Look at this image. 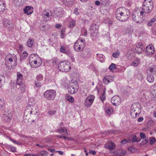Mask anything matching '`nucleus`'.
Listing matches in <instances>:
<instances>
[{
	"mask_svg": "<svg viewBox=\"0 0 156 156\" xmlns=\"http://www.w3.org/2000/svg\"><path fill=\"white\" fill-rule=\"evenodd\" d=\"M5 103L3 99L0 98V111L2 110V108L4 106Z\"/></svg>",
	"mask_w": 156,
	"mask_h": 156,
	"instance_id": "38",
	"label": "nucleus"
},
{
	"mask_svg": "<svg viewBox=\"0 0 156 156\" xmlns=\"http://www.w3.org/2000/svg\"><path fill=\"white\" fill-rule=\"evenodd\" d=\"M152 95L154 97L156 98V90H154L153 91L151 92Z\"/></svg>",
	"mask_w": 156,
	"mask_h": 156,
	"instance_id": "57",
	"label": "nucleus"
},
{
	"mask_svg": "<svg viewBox=\"0 0 156 156\" xmlns=\"http://www.w3.org/2000/svg\"><path fill=\"white\" fill-rule=\"evenodd\" d=\"M44 97L48 100H53L56 96V93L55 90H47L43 94Z\"/></svg>",
	"mask_w": 156,
	"mask_h": 156,
	"instance_id": "6",
	"label": "nucleus"
},
{
	"mask_svg": "<svg viewBox=\"0 0 156 156\" xmlns=\"http://www.w3.org/2000/svg\"><path fill=\"white\" fill-rule=\"evenodd\" d=\"M31 9H33V8L31 6H26L25 8L23 9V11L24 13H27V15H29L31 14L33 12V11H32V12H30L29 13V11H30Z\"/></svg>",
	"mask_w": 156,
	"mask_h": 156,
	"instance_id": "20",
	"label": "nucleus"
},
{
	"mask_svg": "<svg viewBox=\"0 0 156 156\" xmlns=\"http://www.w3.org/2000/svg\"><path fill=\"white\" fill-rule=\"evenodd\" d=\"M66 99L67 100L71 103L73 102L74 101L73 98L71 96H69L67 97Z\"/></svg>",
	"mask_w": 156,
	"mask_h": 156,
	"instance_id": "39",
	"label": "nucleus"
},
{
	"mask_svg": "<svg viewBox=\"0 0 156 156\" xmlns=\"http://www.w3.org/2000/svg\"><path fill=\"white\" fill-rule=\"evenodd\" d=\"M91 54V50L89 48H86L81 52L80 56L83 58H89Z\"/></svg>",
	"mask_w": 156,
	"mask_h": 156,
	"instance_id": "12",
	"label": "nucleus"
},
{
	"mask_svg": "<svg viewBox=\"0 0 156 156\" xmlns=\"http://www.w3.org/2000/svg\"><path fill=\"white\" fill-rule=\"evenodd\" d=\"M44 16L46 17H48L49 16H52V13L51 10H49V12H48L45 14H44Z\"/></svg>",
	"mask_w": 156,
	"mask_h": 156,
	"instance_id": "47",
	"label": "nucleus"
},
{
	"mask_svg": "<svg viewBox=\"0 0 156 156\" xmlns=\"http://www.w3.org/2000/svg\"><path fill=\"white\" fill-rule=\"evenodd\" d=\"M35 85L37 87H40L41 86V81L35 80Z\"/></svg>",
	"mask_w": 156,
	"mask_h": 156,
	"instance_id": "37",
	"label": "nucleus"
},
{
	"mask_svg": "<svg viewBox=\"0 0 156 156\" xmlns=\"http://www.w3.org/2000/svg\"><path fill=\"white\" fill-rule=\"evenodd\" d=\"M139 10H134L132 13V16L133 20L137 23L141 24L143 22V20L139 16Z\"/></svg>",
	"mask_w": 156,
	"mask_h": 156,
	"instance_id": "8",
	"label": "nucleus"
},
{
	"mask_svg": "<svg viewBox=\"0 0 156 156\" xmlns=\"http://www.w3.org/2000/svg\"><path fill=\"white\" fill-rule=\"evenodd\" d=\"M34 42L33 40L31 38H29L27 43V45L29 47L31 48Z\"/></svg>",
	"mask_w": 156,
	"mask_h": 156,
	"instance_id": "27",
	"label": "nucleus"
},
{
	"mask_svg": "<svg viewBox=\"0 0 156 156\" xmlns=\"http://www.w3.org/2000/svg\"><path fill=\"white\" fill-rule=\"evenodd\" d=\"M144 120V118L142 117H140L138 119V122H142Z\"/></svg>",
	"mask_w": 156,
	"mask_h": 156,
	"instance_id": "62",
	"label": "nucleus"
},
{
	"mask_svg": "<svg viewBox=\"0 0 156 156\" xmlns=\"http://www.w3.org/2000/svg\"><path fill=\"white\" fill-rule=\"evenodd\" d=\"M142 43L141 42H139L136 45V48H139L140 47H142L143 46H142Z\"/></svg>",
	"mask_w": 156,
	"mask_h": 156,
	"instance_id": "54",
	"label": "nucleus"
},
{
	"mask_svg": "<svg viewBox=\"0 0 156 156\" xmlns=\"http://www.w3.org/2000/svg\"><path fill=\"white\" fill-rule=\"evenodd\" d=\"M156 20V19L155 18H152L151 20L148 23L147 25L148 27H150L152 25V24Z\"/></svg>",
	"mask_w": 156,
	"mask_h": 156,
	"instance_id": "41",
	"label": "nucleus"
},
{
	"mask_svg": "<svg viewBox=\"0 0 156 156\" xmlns=\"http://www.w3.org/2000/svg\"><path fill=\"white\" fill-rule=\"evenodd\" d=\"M153 2L151 0H145L144 1L142 5V9L144 12H147L148 11L146 9L148 8V10H152L153 8Z\"/></svg>",
	"mask_w": 156,
	"mask_h": 156,
	"instance_id": "7",
	"label": "nucleus"
},
{
	"mask_svg": "<svg viewBox=\"0 0 156 156\" xmlns=\"http://www.w3.org/2000/svg\"><path fill=\"white\" fill-rule=\"evenodd\" d=\"M127 142V141L126 139H124L121 141V143L122 144H126Z\"/></svg>",
	"mask_w": 156,
	"mask_h": 156,
	"instance_id": "61",
	"label": "nucleus"
},
{
	"mask_svg": "<svg viewBox=\"0 0 156 156\" xmlns=\"http://www.w3.org/2000/svg\"><path fill=\"white\" fill-rule=\"evenodd\" d=\"M155 139L154 137L152 138L150 140V144L152 145L155 143Z\"/></svg>",
	"mask_w": 156,
	"mask_h": 156,
	"instance_id": "48",
	"label": "nucleus"
},
{
	"mask_svg": "<svg viewBox=\"0 0 156 156\" xmlns=\"http://www.w3.org/2000/svg\"><path fill=\"white\" fill-rule=\"evenodd\" d=\"M119 53L117 52H115L113 53L112 54V56L115 58H117L119 56Z\"/></svg>",
	"mask_w": 156,
	"mask_h": 156,
	"instance_id": "45",
	"label": "nucleus"
},
{
	"mask_svg": "<svg viewBox=\"0 0 156 156\" xmlns=\"http://www.w3.org/2000/svg\"><path fill=\"white\" fill-rule=\"evenodd\" d=\"M65 54H66L69 57L72 55V54H71L70 52L68 50H67L66 52L65 53Z\"/></svg>",
	"mask_w": 156,
	"mask_h": 156,
	"instance_id": "55",
	"label": "nucleus"
},
{
	"mask_svg": "<svg viewBox=\"0 0 156 156\" xmlns=\"http://www.w3.org/2000/svg\"><path fill=\"white\" fill-rule=\"evenodd\" d=\"M48 154V152L45 151H41L39 154V155L42 156H47Z\"/></svg>",
	"mask_w": 156,
	"mask_h": 156,
	"instance_id": "42",
	"label": "nucleus"
},
{
	"mask_svg": "<svg viewBox=\"0 0 156 156\" xmlns=\"http://www.w3.org/2000/svg\"><path fill=\"white\" fill-rule=\"evenodd\" d=\"M85 105L87 107H89L91 105V104L86 100L85 101Z\"/></svg>",
	"mask_w": 156,
	"mask_h": 156,
	"instance_id": "50",
	"label": "nucleus"
},
{
	"mask_svg": "<svg viewBox=\"0 0 156 156\" xmlns=\"http://www.w3.org/2000/svg\"><path fill=\"white\" fill-rule=\"evenodd\" d=\"M85 40L82 38H80L75 43L73 48L75 51L79 52L82 51L85 46Z\"/></svg>",
	"mask_w": 156,
	"mask_h": 156,
	"instance_id": "4",
	"label": "nucleus"
},
{
	"mask_svg": "<svg viewBox=\"0 0 156 156\" xmlns=\"http://www.w3.org/2000/svg\"><path fill=\"white\" fill-rule=\"evenodd\" d=\"M5 8V4L3 1L0 0V12H3Z\"/></svg>",
	"mask_w": 156,
	"mask_h": 156,
	"instance_id": "26",
	"label": "nucleus"
},
{
	"mask_svg": "<svg viewBox=\"0 0 156 156\" xmlns=\"http://www.w3.org/2000/svg\"><path fill=\"white\" fill-rule=\"evenodd\" d=\"M154 48L152 45H149L146 47L145 50V52L147 55H152L154 53Z\"/></svg>",
	"mask_w": 156,
	"mask_h": 156,
	"instance_id": "14",
	"label": "nucleus"
},
{
	"mask_svg": "<svg viewBox=\"0 0 156 156\" xmlns=\"http://www.w3.org/2000/svg\"><path fill=\"white\" fill-rule=\"evenodd\" d=\"M12 115L10 112L5 111L4 112L3 118L4 121L8 122L12 119Z\"/></svg>",
	"mask_w": 156,
	"mask_h": 156,
	"instance_id": "10",
	"label": "nucleus"
},
{
	"mask_svg": "<svg viewBox=\"0 0 156 156\" xmlns=\"http://www.w3.org/2000/svg\"><path fill=\"white\" fill-rule=\"evenodd\" d=\"M83 34L84 36H86L87 35V31L85 29L83 30Z\"/></svg>",
	"mask_w": 156,
	"mask_h": 156,
	"instance_id": "63",
	"label": "nucleus"
},
{
	"mask_svg": "<svg viewBox=\"0 0 156 156\" xmlns=\"http://www.w3.org/2000/svg\"><path fill=\"white\" fill-rule=\"evenodd\" d=\"M43 79V76L41 74H39L37 75L36 77V80L41 81Z\"/></svg>",
	"mask_w": 156,
	"mask_h": 156,
	"instance_id": "36",
	"label": "nucleus"
},
{
	"mask_svg": "<svg viewBox=\"0 0 156 156\" xmlns=\"http://www.w3.org/2000/svg\"><path fill=\"white\" fill-rule=\"evenodd\" d=\"M22 75L20 73V72H18L17 73L16 83L18 85H20L21 84V83L22 82Z\"/></svg>",
	"mask_w": 156,
	"mask_h": 156,
	"instance_id": "19",
	"label": "nucleus"
},
{
	"mask_svg": "<svg viewBox=\"0 0 156 156\" xmlns=\"http://www.w3.org/2000/svg\"><path fill=\"white\" fill-rule=\"evenodd\" d=\"M101 100L102 101H104L105 99V96L104 94H102L100 95Z\"/></svg>",
	"mask_w": 156,
	"mask_h": 156,
	"instance_id": "49",
	"label": "nucleus"
},
{
	"mask_svg": "<svg viewBox=\"0 0 156 156\" xmlns=\"http://www.w3.org/2000/svg\"><path fill=\"white\" fill-rule=\"evenodd\" d=\"M140 60L139 59L137 58L131 63V65L134 66H137L140 63Z\"/></svg>",
	"mask_w": 156,
	"mask_h": 156,
	"instance_id": "25",
	"label": "nucleus"
},
{
	"mask_svg": "<svg viewBox=\"0 0 156 156\" xmlns=\"http://www.w3.org/2000/svg\"><path fill=\"white\" fill-rule=\"evenodd\" d=\"M128 150L133 153L135 151V149L133 147L129 148Z\"/></svg>",
	"mask_w": 156,
	"mask_h": 156,
	"instance_id": "51",
	"label": "nucleus"
},
{
	"mask_svg": "<svg viewBox=\"0 0 156 156\" xmlns=\"http://www.w3.org/2000/svg\"><path fill=\"white\" fill-rule=\"evenodd\" d=\"M122 153H120V154L119 155V156H121L122 155H123L125 154V153L126 152V151H125L124 150H122Z\"/></svg>",
	"mask_w": 156,
	"mask_h": 156,
	"instance_id": "64",
	"label": "nucleus"
},
{
	"mask_svg": "<svg viewBox=\"0 0 156 156\" xmlns=\"http://www.w3.org/2000/svg\"><path fill=\"white\" fill-rule=\"evenodd\" d=\"M31 102H29L24 112V118L28 120L30 117L36 119L38 117V113L36 107Z\"/></svg>",
	"mask_w": 156,
	"mask_h": 156,
	"instance_id": "1",
	"label": "nucleus"
},
{
	"mask_svg": "<svg viewBox=\"0 0 156 156\" xmlns=\"http://www.w3.org/2000/svg\"><path fill=\"white\" fill-rule=\"evenodd\" d=\"M50 26L48 24L41 26L40 29L42 31H46L48 30L50 28Z\"/></svg>",
	"mask_w": 156,
	"mask_h": 156,
	"instance_id": "22",
	"label": "nucleus"
},
{
	"mask_svg": "<svg viewBox=\"0 0 156 156\" xmlns=\"http://www.w3.org/2000/svg\"><path fill=\"white\" fill-rule=\"evenodd\" d=\"M4 26L9 30H11L13 27V24L11 20H6L4 22Z\"/></svg>",
	"mask_w": 156,
	"mask_h": 156,
	"instance_id": "15",
	"label": "nucleus"
},
{
	"mask_svg": "<svg viewBox=\"0 0 156 156\" xmlns=\"http://www.w3.org/2000/svg\"><path fill=\"white\" fill-rule=\"evenodd\" d=\"M5 82V78L4 76L0 75V88L2 87Z\"/></svg>",
	"mask_w": 156,
	"mask_h": 156,
	"instance_id": "29",
	"label": "nucleus"
},
{
	"mask_svg": "<svg viewBox=\"0 0 156 156\" xmlns=\"http://www.w3.org/2000/svg\"><path fill=\"white\" fill-rule=\"evenodd\" d=\"M121 99L120 98L119 96H115L112 98L111 102L114 105L118 106L121 103Z\"/></svg>",
	"mask_w": 156,
	"mask_h": 156,
	"instance_id": "11",
	"label": "nucleus"
},
{
	"mask_svg": "<svg viewBox=\"0 0 156 156\" xmlns=\"http://www.w3.org/2000/svg\"><path fill=\"white\" fill-rule=\"evenodd\" d=\"M110 76H106L103 79V83L106 84H107L108 83L113 81L112 79L110 80L109 78Z\"/></svg>",
	"mask_w": 156,
	"mask_h": 156,
	"instance_id": "24",
	"label": "nucleus"
},
{
	"mask_svg": "<svg viewBox=\"0 0 156 156\" xmlns=\"http://www.w3.org/2000/svg\"><path fill=\"white\" fill-rule=\"evenodd\" d=\"M58 132L63 135L66 136L68 135L67 129L61 127L57 130Z\"/></svg>",
	"mask_w": 156,
	"mask_h": 156,
	"instance_id": "18",
	"label": "nucleus"
},
{
	"mask_svg": "<svg viewBox=\"0 0 156 156\" xmlns=\"http://www.w3.org/2000/svg\"><path fill=\"white\" fill-rule=\"evenodd\" d=\"M67 50L64 46H62L60 47V51L61 52L65 53Z\"/></svg>",
	"mask_w": 156,
	"mask_h": 156,
	"instance_id": "43",
	"label": "nucleus"
},
{
	"mask_svg": "<svg viewBox=\"0 0 156 156\" xmlns=\"http://www.w3.org/2000/svg\"><path fill=\"white\" fill-rule=\"evenodd\" d=\"M141 139L140 138L138 139L136 137V135L134 136L132 138L131 141L132 143H135V142H138L140 141Z\"/></svg>",
	"mask_w": 156,
	"mask_h": 156,
	"instance_id": "30",
	"label": "nucleus"
},
{
	"mask_svg": "<svg viewBox=\"0 0 156 156\" xmlns=\"http://www.w3.org/2000/svg\"><path fill=\"white\" fill-rule=\"evenodd\" d=\"M62 1L65 4H68L69 5L73 4L74 1V0H62Z\"/></svg>",
	"mask_w": 156,
	"mask_h": 156,
	"instance_id": "31",
	"label": "nucleus"
},
{
	"mask_svg": "<svg viewBox=\"0 0 156 156\" xmlns=\"http://www.w3.org/2000/svg\"><path fill=\"white\" fill-rule=\"evenodd\" d=\"M106 113L108 115H110L113 112V109L112 108H106Z\"/></svg>",
	"mask_w": 156,
	"mask_h": 156,
	"instance_id": "34",
	"label": "nucleus"
},
{
	"mask_svg": "<svg viewBox=\"0 0 156 156\" xmlns=\"http://www.w3.org/2000/svg\"><path fill=\"white\" fill-rule=\"evenodd\" d=\"M98 26L96 24H93L91 26L90 29L91 33L93 36H96L98 33Z\"/></svg>",
	"mask_w": 156,
	"mask_h": 156,
	"instance_id": "13",
	"label": "nucleus"
},
{
	"mask_svg": "<svg viewBox=\"0 0 156 156\" xmlns=\"http://www.w3.org/2000/svg\"><path fill=\"white\" fill-rule=\"evenodd\" d=\"M140 137L141 139H144L146 137V136L144 133L143 132H140Z\"/></svg>",
	"mask_w": 156,
	"mask_h": 156,
	"instance_id": "52",
	"label": "nucleus"
},
{
	"mask_svg": "<svg viewBox=\"0 0 156 156\" xmlns=\"http://www.w3.org/2000/svg\"><path fill=\"white\" fill-rule=\"evenodd\" d=\"M78 9L77 8H75L74 10V13L76 15H78L79 14V12Z\"/></svg>",
	"mask_w": 156,
	"mask_h": 156,
	"instance_id": "56",
	"label": "nucleus"
},
{
	"mask_svg": "<svg viewBox=\"0 0 156 156\" xmlns=\"http://www.w3.org/2000/svg\"><path fill=\"white\" fill-rule=\"evenodd\" d=\"M154 77L153 75L148 74L147 77V80L148 82L151 83H152L154 81Z\"/></svg>",
	"mask_w": 156,
	"mask_h": 156,
	"instance_id": "23",
	"label": "nucleus"
},
{
	"mask_svg": "<svg viewBox=\"0 0 156 156\" xmlns=\"http://www.w3.org/2000/svg\"><path fill=\"white\" fill-rule=\"evenodd\" d=\"M22 0H13V3L17 6H19L23 5V3Z\"/></svg>",
	"mask_w": 156,
	"mask_h": 156,
	"instance_id": "28",
	"label": "nucleus"
},
{
	"mask_svg": "<svg viewBox=\"0 0 156 156\" xmlns=\"http://www.w3.org/2000/svg\"><path fill=\"white\" fill-rule=\"evenodd\" d=\"M140 113V108L137 107L136 104H134L131 106L130 113L133 118L136 117L138 114H139Z\"/></svg>",
	"mask_w": 156,
	"mask_h": 156,
	"instance_id": "9",
	"label": "nucleus"
},
{
	"mask_svg": "<svg viewBox=\"0 0 156 156\" xmlns=\"http://www.w3.org/2000/svg\"><path fill=\"white\" fill-rule=\"evenodd\" d=\"M67 90L71 94H73L77 91V90L76 89H75L74 87L73 86H68Z\"/></svg>",
	"mask_w": 156,
	"mask_h": 156,
	"instance_id": "21",
	"label": "nucleus"
},
{
	"mask_svg": "<svg viewBox=\"0 0 156 156\" xmlns=\"http://www.w3.org/2000/svg\"><path fill=\"white\" fill-rule=\"evenodd\" d=\"M71 69L70 64L69 62H61L58 64V69L60 71L68 72Z\"/></svg>",
	"mask_w": 156,
	"mask_h": 156,
	"instance_id": "5",
	"label": "nucleus"
},
{
	"mask_svg": "<svg viewBox=\"0 0 156 156\" xmlns=\"http://www.w3.org/2000/svg\"><path fill=\"white\" fill-rule=\"evenodd\" d=\"M131 55V54L130 53V52L129 51H128L126 53V57L129 60V59H131V58L130 57V56Z\"/></svg>",
	"mask_w": 156,
	"mask_h": 156,
	"instance_id": "46",
	"label": "nucleus"
},
{
	"mask_svg": "<svg viewBox=\"0 0 156 156\" xmlns=\"http://www.w3.org/2000/svg\"><path fill=\"white\" fill-rule=\"evenodd\" d=\"M29 62L31 66L36 68L40 66L42 61L40 57L35 54H32L29 57Z\"/></svg>",
	"mask_w": 156,
	"mask_h": 156,
	"instance_id": "3",
	"label": "nucleus"
},
{
	"mask_svg": "<svg viewBox=\"0 0 156 156\" xmlns=\"http://www.w3.org/2000/svg\"><path fill=\"white\" fill-rule=\"evenodd\" d=\"M115 15L117 19L121 21L124 22L129 19L130 12L127 9L121 7L116 10Z\"/></svg>",
	"mask_w": 156,
	"mask_h": 156,
	"instance_id": "2",
	"label": "nucleus"
},
{
	"mask_svg": "<svg viewBox=\"0 0 156 156\" xmlns=\"http://www.w3.org/2000/svg\"><path fill=\"white\" fill-rule=\"evenodd\" d=\"M116 68V65L114 63H112L109 66V69L110 70L113 71Z\"/></svg>",
	"mask_w": 156,
	"mask_h": 156,
	"instance_id": "33",
	"label": "nucleus"
},
{
	"mask_svg": "<svg viewBox=\"0 0 156 156\" xmlns=\"http://www.w3.org/2000/svg\"><path fill=\"white\" fill-rule=\"evenodd\" d=\"M102 2V4L104 5H106L108 4L109 3V0H101Z\"/></svg>",
	"mask_w": 156,
	"mask_h": 156,
	"instance_id": "44",
	"label": "nucleus"
},
{
	"mask_svg": "<svg viewBox=\"0 0 156 156\" xmlns=\"http://www.w3.org/2000/svg\"><path fill=\"white\" fill-rule=\"evenodd\" d=\"M148 141V140L147 139H145L143 140L141 142V144L142 145H144L146 144Z\"/></svg>",
	"mask_w": 156,
	"mask_h": 156,
	"instance_id": "53",
	"label": "nucleus"
},
{
	"mask_svg": "<svg viewBox=\"0 0 156 156\" xmlns=\"http://www.w3.org/2000/svg\"><path fill=\"white\" fill-rule=\"evenodd\" d=\"M135 50L136 52L138 54H140L142 53L143 50L142 47H140L139 48H136Z\"/></svg>",
	"mask_w": 156,
	"mask_h": 156,
	"instance_id": "35",
	"label": "nucleus"
},
{
	"mask_svg": "<svg viewBox=\"0 0 156 156\" xmlns=\"http://www.w3.org/2000/svg\"><path fill=\"white\" fill-rule=\"evenodd\" d=\"M90 97L92 98H90L89 99H88L87 98L86 99V100L91 105L94 101V99L93 98L94 97V96L93 95H91Z\"/></svg>",
	"mask_w": 156,
	"mask_h": 156,
	"instance_id": "40",
	"label": "nucleus"
},
{
	"mask_svg": "<svg viewBox=\"0 0 156 156\" xmlns=\"http://www.w3.org/2000/svg\"><path fill=\"white\" fill-rule=\"evenodd\" d=\"M147 74H150L152 75L156 73V67L154 66H152L149 67L147 70Z\"/></svg>",
	"mask_w": 156,
	"mask_h": 156,
	"instance_id": "17",
	"label": "nucleus"
},
{
	"mask_svg": "<svg viewBox=\"0 0 156 156\" xmlns=\"http://www.w3.org/2000/svg\"><path fill=\"white\" fill-rule=\"evenodd\" d=\"M55 112H56L55 111H52L50 110L48 111V113L50 115H53L55 113Z\"/></svg>",
	"mask_w": 156,
	"mask_h": 156,
	"instance_id": "58",
	"label": "nucleus"
},
{
	"mask_svg": "<svg viewBox=\"0 0 156 156\" xmlns=\"http://www.w3.org/2000/svg\"><path fill=\"white\" fill-rule=\"evenodd\" d=\"M97 56L98 59H99L100 58H101L103 56V55L102 54H97Z\"/></svg>",
	"mask_w": 156,
	"mask_h": 156,
	"instance_id": "60",
	"label": "nucleus"
},
{
	"mask_svg": "<svg viewBox=\"0 0 156 156\" xmlns=\"http://www.w3.org/2000/svg\"><path fill=\"white\" fill-rule=\"evenodd\" d=\"M76 25V21L73 20L70 21L69 23V27L70 28H72L74 27Z\"/></svg>",
	"mask_w": 156,
	"mask_h": 156,
	"instance_id": "32",
	"label": "nucleus"
},
{
	"mask_svg": "<svg viewBox=\"0 0 156 156\" xmlns=\"http://www.w3.org/2000/svg\"><path fill=\"white\" fill-rule=\"evenodd\" d=\"M115 146V143L112 142H108V143L104 145V147L105 148H108L110 150L114 149Z\"/></svg>",
	"mask_w": 156,
	"mask_h": 156,
	"instance_id": "16",
	"label": "nucleus"
},
{
	"mask_svg": "<svg viewBox=\"0 0 156 156\" xmlns=\"http://www.w3.org/2000/svg\"><path fill=\"white\" fill-rule=\"evenodd\" d=\"M89 153L90 154H92L93 155H95L96 153L95 151H91L90 150L89 151Z\"/></svg>",
	"mask_w": 156,
	"mask_h": 156,
	"instance_id": "59",
	"label": "nucleus"
}]
</instances>
